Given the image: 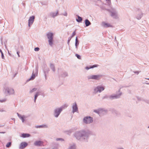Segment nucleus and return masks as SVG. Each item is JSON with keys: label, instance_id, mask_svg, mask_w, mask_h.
Masks as SVG:
<instances>
[{"label": "nucleus", "instance_id": "nucleus-58", "mask_svg": "<svg viewBox=\"0 0 149 149\" xmlns=\"http://www.w3.org/2000/svg\"><path fill=\"white\" fill-rule=\"evenodd\" d=\"M8 53L10 56H11V54L9 52V51H8Z\"/></svg>", "mask_w": 149, "mask_h": 149}, {"label": "nucleus", "instance_id": "nucleus-18", "mask_svg": "<svg viewBox=\"0 0 149 149\" xmlns=\"http://www.w3.org/2000/svg\"><path fill=\"white\" fill-rule=\"evenodd\" d=\"M43 72L44 73V75L45 77V79H47L46 74L48 73L49 69V68L47 67V65H45L44 69L43 70Z\"/></svg>", "mask_w": 149, "mask_h": 149}, {"label": "nucleus", "instance_id": "nucleus-45", "mask_svg": "<svg viewBox=\"0 0 149 149\" xmlns=\"http://www.w3.org/2000/svg\"><path fill=\"white\" fill-rule=\"evenodd\" d=\"M1 56L2 58L3 59H4V54H3V52H1Z\"/></svg>", "mask_w": 149, "mask_h": 149}, {"label": "nucleus", "instance_id": "nucleus-47", "mask_svg": "<svg viewBox=\"0 0 149 149\" xmlns=\"http://www.w3.org/2000/svg\"><path fill=\"white\" fill-rule=\"evenodd\" d=\"M113 112L115 113L116 114H117L118 113V112L116 110H114Z\"/></svg>", "mask_w": 149, "mask_h": 149}, {"label": "nucleus", "instance_id": "nucleus-5", "mask_svg": "<svg viewBox=\"0 0 149 149\" xmlns=\"http://www.w3.org/2000/svg\"><path fill=\"white\" fill-rule=\"evenodd\" d=\"M104 89L105 87L104 86L101 85L98 86L94 88L93 93L95 94L98 92L100 93L104 90Z\"/></svg>", "mask_w": 149, "mask_h": 149}, {"label": "nucleus", "instance_id": "nucleus-11", "mask_svg": "<svg viewBox=\"0 0 149 149\" xmlns=\"http://www.w3.org/2000/svg\"><path fill=\"white\" fill-rule=\"evenodd\" d=\"M38 68L37 66L36 67L35 70V74L34 73V71H33L32 74V75L31 76V78L28 79V81H29L30 80H33L35 79V74H38Z\"/></svg>", "mask_w": 149, "mask_h": 149}, {"label": "nucleus", "instance_id": "nucleus-54", "mask_svg": "<svg viewBox=\"0 0 149 149\" xmlns=\"http://www.w3.org/2000/svg\"><path fill=\"white\" fill-rule=\"evenodd\" d=\"M52 149H58V148L57 147H54Z\"/></svg>", "mask_w": 149, "mask_h": 149}, {"label": "nucleus", "instance_id": "nucleus-36", "mask_svg": "<svg viewBox=\"0 0 149 149\" xmlns=\"http://www.w3.org/2000/svg\"><path fill=\"white\" fill-rule=\"evenodd\" d=\"M98 66V65L95 64L93 65H90L91 68H94L97 67Z\"/></svg>", "mask_w": 149, "mask_h": 149}, {"label": "nucleus", "instance_id": "nucleus-22", "mask_svg": "<svg viewBox=\"0 0 149 149\" xmlns=\"http://www.w3.org/2000/svg\"><path fill=\"white\" fill-rule=\"evenodd\" d=\"M42 143V142L40 141H36L34 143L35 145L36 146H40Z\"/></svg>", "mask_w": 149, "mask_h": 149}, {"label": "nucleus", "instance_id": "nucleus-20", "mask_svg": "<svg viewBox=\"0 0 149 149\" xmlns=\"http://www.w3.org/2000/svg\"><path fill=\"white\" fill-rule=\"evenodd\" d=\"M17 114L19 118L22 120V122L24 123L25 121L24 118H25V116L24 115L22 116L20 114L18 113H17Z\"/></svg>", "mask_w": 149, "mask_h": 149}, {"label": "nucleus", "instance_id": "nucleus-3", "mask_svg": "<svg viewBox=\"0 0 149 149\" xmlns=\"http://www.w3.org/2000/svg\"><path fill=\"white\" fill-rule=\"evenodd\" d=\"M63 107L61 106L60 107L56 108L54 109L53 112V115L55 118H57L58 117L63 111Z\"/></svg>", "mask_w": 149, "mask_h": 149}, {"label": "nucleus", "instance_id": "nucleus-12", "mask_svg": "<svg viewBox=\"0 0 149 149\" xmlns=\"http://www.w3.org/2000/svg\"><path fill=\"white\" fill-rule=\"evenodd\" d=\"M111 13V15L113 18L115 19H117L118 18L117 13L115 10H113Z\"/></svg>", "mask_w": 149, "mask_h": 149}, {"label": "nucleus", "instance_id": "nucleus-34", "mask_svg": "<svg viewBox=\"0 0 149 149\" xmlns=\"http://www.w3.org/2000/svg\"><path fill=\"white\" fill-rule=\"evenodd\" d=\"M37 88H34L32 89L31 90H30L29 91L30 93H33V92L36 91L37 90Z\"/></svg>", "mask_w": 149, "mask_h": 149}, {"label": "nucleus", "instance_id": "nucleus-2", "mask_svg": "<svg viewBox=\"0 0 149 149\" xmlns=\"http://www.w3.org/2000/svg\"><path fill=\"white\" fill-rule=\"evenodd\" d=\"M46 36L48 39L49 45L52 46L54 42V34L51 32H49L46 34Z\"/></svg>", "mask_w": 149, "mask_h": 149}, {"label": "nucleus", "instance_id": "nucleus-25", "mask_svg": "<svg viewBox=\"0 0 149 149\" xmlns=\"http://www.w3.org/2000/svg\"><path fill=\"white\" fill-rule=\"evenodd\" d=\"M68 149H76V146L75 144H70Z\"/></svg>", "mask_w": 149, "mask_h": 149}, {"label": "nucleus", "instance_id": "nucleus-38", "mask_svg": "<svg viewBox=\"0 0 149 149\" xmlns=\"http://www.w3.org/2000/svg\"><path fill=\"white\" fill-rule=\"evenodd\" d=\"M75 56L78 59H81L80 56L78 54H75Z\"/></svg>", "mask_w": 149, "mask_h": 149}, {"label": "nucleus", "instance_id": "nucleus-63", "mask_svg": "<svg viewBox=\"0 0 149 149\" xmlns=\"http://www.w3.org/2000/svg\"><path fill=\"white\" fill-rule=\"evenodd\" d=\"M148 79V80H149V78H147V79Z\"/></svg>", "mask_w": 149, "mask_h": 149}, {"label": "nucleus", "instance_id": "nucleus-17", "mask_svg": "<svg viewBox=\"0 0 149 149\" xmlns=\"http://www.w3.org/2000/svg\"><path fill=\"white\" fill-rule=\"evenodd\" d=\"M101 25L102 26L105 28L113 27V26L111 25L110 24L106 23L104 22H103Z\"/></svg>", "mask_w": 149, "mask_h": 149}, {"label": "nucleus", "instance_id": "nucleus-42", "mask_svg": "<svg viewBox=\"0 0 149 149\" xmlns=\"http://www.w3.org/2000/svg\"><path fill=\"white\" fill-rule=\"evenodd\" d=\"M40 49L38 47H36L34 48V50L35 51H39Z\"/></svg>", "mask_w": 149, "mask_h": 149}, {"label": "nucleus", "instance_id": "nucleus-29", "mask_svg": "<svg viewBox=\"0 0 149 149\" xmlns=\"http://www.w3.org/2000/svg\"><path fill=\"white\" fill-rule=\"evenodd\" d=\"M36 93L37 94L38 96L40 95H44V93L41 90L38 91Z\"/></svg>", "mask_w": 149, "mask_h": 149}, {"label": "nucleus", "instance_id": "nucleus-51", "mask_svg": "<svg viewBox=\"0 0 149 149\" xmlns=\"http://www.w3.org/2000/svg\"><path fill=\"white\" fill-rule=\"evenodd\" d=\"M4 111H6L4 110L0 109V112H4Z\"/></svg>", "mask_w": 149, "mask_h": 149}, {"label": "nucleus", "instance_id": "nucleus-44", "mask_svg": "<svg viewBox=\"0 0 149 149\" xmlns=\"http://www.w3.org/2000/svg\"><path fill=\"white\" fill-rule=\"evenodd\" d=\"M76 32L75 31H74V32H73L72 33V36L71 37L72 38L73 36H75L76 35Z\"/></svg>", "mask_w": 149, "mask_h": 149}, {"label": "nucleus", "instance_id": "nucleus-28", "mask_svg": "<svg viewBox=\"0 0 149 149\" xmlns=\"http://www.w3.org/2000/svg\"><path fill=\"white\" fill-rule=\"evenodd\" d=\"M50 67L52 71L54 72L55 71V69L54 65L52 63L50 64Z\"/></svg>", "mask_w": 149, "mask_h": 149}, {"label": "nucleus", "instance_id": "nucleus-23", "mask_svg": "<svg viewBox=\"0 0 149 149\" xmlns=\"http://www.w3.org/2000/svg\"><path fill=\"white\" fill-rule=\"evenodd\" d=\"M30 136V134L28 133H22L21 134V137L23 138H25L28 137Z\"/></svg>", "mask_w": 149, "mask_h": 149}, {"label": "nucleus", "instance_id": "nucleus-27", "mask_svg": "<svg viewBox=\"0 0 149 149\" xmlns=\"http://www.w3.org/2000/svg\"><path fill=\"white\" fill-rule=\"evenodd\" d=\"M68 76V74L67 72H62V74H61L60 77H65Z\"/></svg>", "mask_w": 149, "mask_h": 149}, {"label": "nucleus", "instance_id": "nucleus-21", "mask_svg": "<svg viewBox=\"0 0 149 149\" xmlns=\"http://www.w3.org/2000/svg\"><path fill=\"white\" fill-rule=\"evenodd\" d=\"M84 23L86 27H87L91 24L90 22L87 19L85 20Z\"/></svg>", "mask_w": 149, "mask_h": 149}, {"label": "nucleus", "instance_id": "nucleus-14", "mask_svg": "<svg viewBox=\"0 0 149 149\" xmlns=\"http://www.w3.org/2000/svg\"><path fill=\"white\" fill-rule=\"evenodd\" d=\"M58 14V10H57L56 13L53 12H50L49 14V17H52L53 18H54L55 17L57 16Z\"/></svg>", "mask_w": 149, "mask_h": 149}, {"label": "nucleus", "instance_id": "nucleus-26", "mask_svg": "<svg viewBox=\"0 0 149 149\" xmlns=\"http://www.w3.org/2000/svg\"><path fill=\"white\" fill-rule=\"evenodd\" d=\"M77 19H76V21L79 23L81 22L82 20V18L78 15H77Z\"/></svg>", "mask_w": 149, "mask_h": 149}, {"label": "nucleus", "instance_id": "nucleus-62", "mask_svg": "<svg viewBox=\"0 0 149 149\" xmlns=\"http://www.w3.org/2000/svg\"><path fill=\"white\" fill-rule=\"evenodd\" d=\"M146 84H149V83H146Z\"/></svg>", "mask_w": 149, "mask_h": 149}, {"label": "nucleus", "instance_id": "nucleus-6", "mask_svg": "<svg viewBox=\"0 0 149 149\" xmlns=\"http://www.w3.org/2000/svg\"><path fill=\"white\" fill-rule=\"evenodd\" d=\"M103 76L101 74L98 75H90L87 76V78L88 80L93 79L97 80H100Z\"/></svg>", "mask_w": 149, "mask_h": 149}, {"label": "nucleus", "instance_id": "nucleus-16", "mask_svg": "<svg viewBox=\"0 0 149 149\" xmlns=\"http://www.w3.org/2000/svg\"><path fill=\"white\" fill-rule=\"evenodd\" d=\"M137 15L136 16V18L138 20L140 19L143 16V14L140 10H138L137 12Z\"/></svg>", "mask_w": 149, "mask_h": 149}, {"label": "nucleus", "instance_id": "nucleus-57", "mask_svg": "<svg viewBox=\"0 0 149 149\" xmlns=\"http://www.w3.org/2000/svg\"><path fill=\"white\" fill-rule=\"evenodd\" d=\"M6 132H0V133L1 134H4Z\"/></svg>", "mask_w": 149, "mask_h": 149}, {"label": "nucleus", "instance_id": "nucleus-37", "mask_svg": "<svg viewBox=\"0 0 149 149\" xmlns=\"http://www.w3.org/2000/svg\"><path fill=\"white\" fill-rule=\"evenodd\" d=\"M56 141H64V139L62 138H58L56 139Z\"/></svg>", "mask_w": 149, "mask_h": 149}, {"label": "nucleus", "instance_id": "nucleus-15", "mask_svg": "<svg viewBox=\"0 0 149 149\" xmlns=\"http://www.w3.org/2000/svg\"><path fill=\"white\" fill-rule=\"evenodd\" d=\"M28 145V143L26 142H21L19 147V149H23L25 148Z\"/></svg>", "mask_w": 149, "mask_h": 149}, {"label": "nucleus", "instance_id": "nucleus-8", "mask_svg": "<svg viewBox=\"0 0 149 149\" xmlns=\"http://www.w3.org/2000/svg\"><path fill=\"white\" fill-rule=\"evenodd\" d=\"M15 91L14 90L11 88H6L5 90V93L7 95H10L14 94Z\"/></svg>", "mask_w": 149, "mask_h": 149}, {"label": "nucleus", "instance_id": "nucleus-46", "mask_svg": "<svg viewBox=\"0 0 149 149\" xmlns=\"http://www.w3.org/2000/svg\"><path fill=\"white\" fill-rule=\"evenodd\" d=\"M105 10H106L108 11H109V12H110V13H111V12L112 11H111L109 9H106V8H105Z\"/></svg>", "mask_w": 149, "mask_h": 149}, {"label": "nucleus", "instance_id": "nucleus-56", "mask_svg": "<svg viewBox=\"0 0 149 149\" xmlns=\"http://www.w3.org/2000/svg\"><path fill=\"white\" fill-rule=\"evenodd\" d=\"M4 126V125H2L1 124H0V127H2Z\"/></svg>", "mask_w": 149, "mask_h": 149}, {"label": "nucleus", "instance_id": "nucleus-41", "mask_svg": "<svg viewBox=\"0 0 149 149\" xmlns=\"http://www.w3.org/2000/svg\"><path fill=\"white\" fill-rule=\"evenodd\" d=\"M6 99H4L1 100H0V102H6Z\"/></svg>", "mask_w": 149, "mask_h": 149}, {"label": "nucleus", "instance_id": "nucleus-64", "mask_svg": "<svg viewBox=\"0 0 149 149\" xmlns=\"http://www.w3.org/2000/svg\"><path fill=\"white\" fill-rule=\"evenodd\" d=\"M115 40L116 39V37H115Z\"/></svg>", "mask_w": 149, "mask_h": 149}, {"label": "nucleus", "instance_id": "nucleus-32", "mask_svg": "<svg viewBox=\"0 0 149 149\" xmlns=\"http://www.w3.org/2000/svg\"><path fill=\"white\" fill-rule=\"evenodd\" d=\"M107 5L110 6L111 5V0H106Z\"/></svg>", "mask_w": 149, "mask_h": 149}, {"label": "nucleus", "instance_id": "nucleus-50", "mask_svg": "<svg viewBox=\"0 0 149 149\" xmlns=\"http://www.w3.org/2000/svg\"><path fill=\"white\" fill-rule=\"evenodd\" d=\"M137 99L138 101H141V99L140 97H137Z\"/></svg>", "mask_w": 149, "mask_h": 149}, {"label": "nucleus", "instance_id": "nucleus-52", "mask_svg": "<svg viewBox=\"0 0 149 149\" xmlns=\"http://www.w3.org/2000/svg\"><path fill=\"white\" fill-rule=\"evenodd\" d=\"M117 149H124V148L122 147H118L117 148Z\"/></svg>", "mask_w": 149, "mask_h": 149}, {"label": "nucleus", "instance_id": "nucleus-53", "mask_svg": "<svg viewBox=\"0 0 149 149\" xmlns=\"http://www.w3.org/2000/svg\"><path fill=\"white\" fill-rule=\"evenodd\" d=\"M22 4L23 6H24V8H25V3H22Z\"/></svg>", "mask_w": 149, "mask_h": 149}, {"label": "nucleus", "instance_id": "nucleus-55", "mask_svg": "<svg viewBox=\"0 0 149 149\" xmlns=\"http://www.w3.org/2000/svg\"><path fill=\"white\" fill-rule=\"evenodd\" d=\"M64 15L65 16H67V13L66 12L65 14L63 15Z\"/></svg>", "mask_w": 149, "mask_h": 149}, {"label": "nucleus", "instance_id": "nucleus-19", "mask_svg": "<svg viewBox=\"0 0 149 149\" xmlns=\"http://www.w3.org/2000/svg\"><path fill=\"white\" fill-rule=\"evenodd\" d=\"M48 127L47 125H36L35 126V127L36 128H47Z\"/></svg>", "mask_w": 149, "mask_h": 149}, {"label": "nucleus", "instance_id": "nucleus-35", "mask_svg": "<svg viewBox=\"0 0 149 149\" xmlns=\"http://www.w3.org/2000/svg\"><path fill=\"white\" fill-rule=\"evenodd\" d=\"M38 96V94L36 93L35 95L34 98V102L35 103L36 102V100Z\"/></svg>", "mask_w": 149, "mask_h": 149}, {"label": "nucleus", "instance_id": "nucleus-30", "mask_svg": "<svg viewBox=\"0 0 149 149\" xmlns=\"http://www.w3.org/2000/svg\"><path fill=\"white\" fill-rule=\"evenodd\" d=\"M110 95H106L102 97V99L103 100H104V99H110Z\"/></svg>", "mask_w": 149, "mask_h": 149}, {"label": "nucleus", "instance_id": "nucleus-59", "mask_svg": "<svg viewBox=\"0 0 149 149\" xmlns=\"http://www.w3.org/2000/svg\"><path fill=\"white\" fill-rule=\"evenodd\" d=\"M0 52L1 53V52H2V50H1V49H0Z\"/></svg>", "mask_w": 149, "mask_h": 149}, {"label": "nucleus", "instance_id": "nucleus-39", "mask_svg": "<svg viewBox=\"0 0 149 149\" xmlns=\"http://www.w3.org/2000/svg\"><path fill=\"white\" fill-rule=\"evenodd\" d=\"M133 72L134 73L137 75L141 72V71H134Z\"/></svg>", "mask_w": 149, "mask_h": 149}, {"label": "nucleus", "instance_id": "nucleus-9", "mask_svg": "<svg viewBox=\"0 0 149 149\" xmlns=\"http://www.w3.org/2000/svg\"><path fill=\"white\" fill-rule=\"evenodd\" d=\"M72 107V113H73L76 112H78V109L77 104L76 102L73 104Z\"/></svg>", "mask_w": 149, "mask_h": 149}, {"label": "nucleus", "instance_id": "nucleus-60", "mask_svg": "<svg viewBox=\"0 0 149 149\" xmlns=\"http://www.w3.org/2000/svg\"><path fill=\"white\" fill-rule=\"evenodd\" d=\"M17 74V73H15V75H14V77H15L16 76V75Z\"/></svg>", "mask_w": 149, "mask_h": 149}, {"label": "nucleus", "instance_id": "nucleus-40", "mask_svg": "<svg viewBox=\"0 0 149 149\" xmlns=\"http://www.w3.org/2000/svg\"><path fill=\"white\" fill-rule=\"evenodd\" d=\"M72 38L71 37H70L68 38V42H67V44L68 45H69V43L70 42L71 40V39Z\"/></svg>", "mask_w": 149, "mask_h": 149}, {"label": "nucleus", "instance_id": "nucleus-33", "mask_svg": "<svg viewBox=\"0 0 149 149\" xmlns=\"http://www.w3.org/2000/svg\"><path fill=\"white\" fill-rule=\"evenodd\" d=\"M11 145V142H8L6 145V147L7 148L10 147Z\"/></svg>", "mask_w": 149, "mask_h": 149}, {"label": "nucleus", "instance_id": "nucleus-43", "mask_svg": "<svg viewBox=\"0 0 149 149\" xmlns=\"http://www.w3.org/2000/svg\"><path fill=\"white\" fill-rule=\"evenodd\" d=\"M85 69L86 70H89L90 69H91V66H86V67L85 68Z\"/></svg>", "mask_w": 149, "mask_h": 149}, {"label": "nucleus", "instance_id": "nucleus-4", "mask_svg": "<svg viewBox=\"0 0 149 149\" xmlns=\"http://www.w3.org/2000/svg\"><path fill=\"white\" fill-rule=\"evenodd\" d=\"M93 118L90 116L84 117L83 120V122L86 124H90L93 122Z\"/></svg>", "mask_w": 149, "mask_h": 149}, {"label": "nucleus", "instance_id": "nucleus-48", "mask_svg": "<svg viewBox=\"0 0 149 149\" xmlns=\"http://www.w3.org/2000/svg\"><path fill=\"white\" fill-rule=\"evenodd\" d=\"M100 8L102 10H105V8L104 7L101 6L100 7Z\"/></svg>", "mask_w": 149, "mask_h": 149}, {"label": "nucleus", "instance_id": "nucleus-7", "mask_svg": "<svg viewBox=\"0 0 149 149\" xmlns=\"http://www.w3.org/2000/svg\"><path fill=\"white\" fill-rule=\"evenodd\" d=\"M119 93L116 94H113L110 95V99L113 100L115 99L120 98L122 94V93L120 92V89L118 90Z\"/></svg>", "mask_w": 149, "mask_h": 149}, {"label": "nucleus", "instance_id": "nucleus-1", "mask_svg": "<svg viewBox=\"0 0 149 149\" xmlns=\"http://www.w3.org/2000/svg\"><path fill=\"white\" fill-rule=\"evenodd\" d=\"M91 133V131L88 130L83 129L75 132L73 136L79 141L87 142Z\"/></svg>", "mask_w": 149, "mask_h": 149}, {"label": "nucleus", "instance_id": "nucleus-61", "mask_svg": "<svg viewBox=\"0 0 149 149\" xmlns=\"http://www.w3.org/2000/svg\"><path fill=\"white\" fill-rule=\"evenodd\" d=\"M12 119L14 120H15V119L14 118H12Z\"/></svg>", "mask_w": 149, "mask_h": 149}, {"label": "nucleus", "instance_id": "nucleus-31", "mask_svg": "<svg viewBox=\"0 0 149 149\" xmlns=\"http://www.w3.org/2000/svg\"><path fill=\"white\" fill-rule=\"evenodd\" d=\"M93 111L98 114L100 116V108L97 110H94Z\"/></svg>", "mask_w": 149, "mask_h": 149}, {"label": "nucleus", "instance_id": "nucleus-24", "mask_svg": "<svg viewBox=\"0 0 149 149\" xmlns=\"http://www.w3.org/2000/svg\"><path fill=\"white\" fill-rule=\"evenodd\" d=\"M79 44V42L78 39L77 37H76L75 39V46L76 48L77 49L78 46Z\"/></svg>", "mask_w": 149, "mask_h": 149}, {"label": "nucleus", "instance_id": "nucleus-13", "mask_svg": "<svg viewBox=\"0 0 149 149\" xmlns=\"http://www.w3.org/2000/svg\"><path fill=\"white\" fill-rule=\"evenodd\" d=\"M108 110L107 109L103 108H100V116H101L107 114Z\"/></svg>", "mask_w": 149, "mask_h": 149}, {"label": "nucleus", "instance_id": "nucleus-49", "mask_svg": "<svg viewBox=\"0 0 149 149\" xmlns=\"http://www.w3.org/2000/svg\"><path fill=\"white\" fill-rule=\"evenodd\" d=\"M17 53L18 55V56L19 57H20V55H19V51H17Z\"/></svg>", "mask_w": 149, "mask_h": 149}, {"label": "nucleus", "instance_id": "nucleus-10", "mask_svg": "<svg viewBox=\"0 0 149 149\" xmlns=\"http://www.w3.org/2000/svg\"><path fill=\"white\" fill-rule=\"evenodd\" d=\"M35 17L34 16H32L30 17L28 20V25L29 26H30L33 24L34 19Z\"/></svg>", "mask_w": 149, "mask_h": 149}]
</instances>
